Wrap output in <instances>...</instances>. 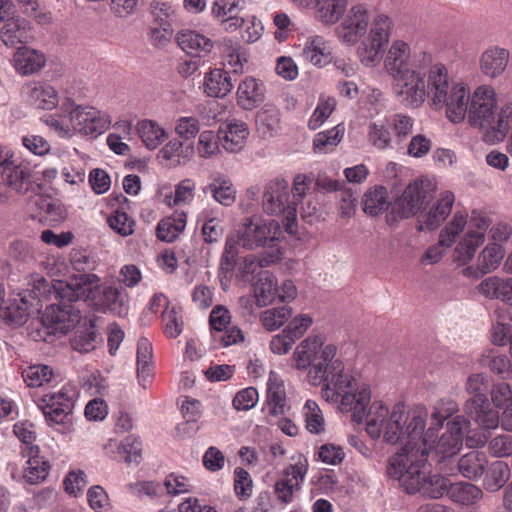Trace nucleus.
<instances>
[{
    "instance_id": "f257e3e1",
    "label": "nucleus",
    "mask_w": 512,
    "mask_h": 512,
    "mask_svg": "<svg viewBox=\"0 0 512 512\" xmlns=\"http://www.w3.org/2000/svg\"><path fill=\"white\" fill-rule=\"evenodd\" d=\"M100 278L95 274H80L68 280H54L52 292L57 303L46 307L43 322L55 332L66 334L81 320L74 303L95 299L100 294Z\"/></svg>"
},
{
    "instance_id": "f03ea898",
    "label": "nucleus",
    "mask_w": 512,
    "mask_h": 512,
    "mask_svg": "<svg viewBox=\"0 0 512 512\" xmlns=\"http://www.w3.org/2000/svg\"><path fill=\"white\" fill-rule=\"evenodd\" d=\"M425 451H414L412 454L392 455L389 458L387 472L390 477L399 481L408 494L421 493L425 497L437 499L448 490L449 480L440 475H428Z\"/></svg>"
},
{
    "instance_id": "7ed1b4c3",
    "label": "nucleus",
    "mask_w": 512,
    "mask_h": 512,
    "mask_svg": "<svg viewBox=\"0 0 512 512\" xmlns=\"http://www.w3.org/2000/svg\"><path fill=\"white\" fill-rule=\"evenodd\" d=\"M336 352L334 345H324L320 336L310 335L298 344L292 358L297 370L307 371L309 384L319 386L329 382L330 376L343 372L344 364L335 358Z\"/></svg>"
},
{
    "instance_id": "20e7f679",
    "label": "nucleus",
    "mask_w": 512,
    "mask_h": 512,
    "mask_svg": "<svg viewBox=\"0 0 512 512\" xmlns=\"http://www.w3.org/2000/svg\"><path fill=\"white\" fill-rule=\"evenodd\" d=\"M322 396L328 402H339V409L351 413L354 422L364 421L367 408L371 403L370 386L344 371L330 376L329 382L323 385Z\"/></svg>"
},
{
    "instance_id": "39448f33",
    "label": "nucleus",
    "mask_w": 512,
    "mask_h": 512,
    "mask_svg": "<svg viewBox=\"0 0 512 512\" xmlns=\"http://www.w3.org/2000/svg\"><path fill=\"white\" fill-rule=\"evenodd\" d=\"M366 431L373 438L383 435L388 443H397L403 434V423L407 417L404 406L397 404L389 412L388 407L381 401H374L366 412Z\"/></svg>"
},
{
    "instance_id": "423d86ee",
    "label": "nucleus",
    "mask_w": 512,
    "mask_h": 512,
    "mask_svg": "<svg viewBox=\"0 0 512 512\" xmlns=\"http://www.w3.org/2000/svg\"><path fill=\"white\" fill-rule=\"evenodd\" d=\"M497 106L495 89L488 84L478 86L472 93L468 111V123L472 127L492 130L501 136H505L509 131H501L499 127L503 108L496 118Z\"/></svg>"
},
{
    "instance_id": "0eeeda50",
    "label": "nucleus",
    "mask_w": 512,
    "mask_h": 512,
    "mask_svg": "<svg viewBox=\"0 0 512 512\" xmlns=\"http://www.w3.org/2000/svg\"><path fill=\"white\" fill-rule=\"evenodd\" d=\"M62 113L68 117L75 133L83 136H98L111 126L110 116L92 106L77 105L72 98H66L61 104Z\"/></svg>"
},
{
    "instance_id": "6e6552de",
    "label": "nucleus",
    "mask_w": 512,
    "mask_h": 512,
    "mask_svg": "<svg viewBox=\"0 0 512 512\" xmlns=\"http://www.w3.org/2000/svg\"><path fill=\"white\" fill-rule=\"evenodd\" d=\"M262 207L269 215L282 216L289 234L296 233L298 208L291 203L289 184L286 180L275 178L265 184Z\"/></svg>"
},
{
    "instance_id": "1a4fd4ad",
    "label": "nucleus",
    "mask_w": 512,
    "mask_h": 512,
    "mask_svg": "<svg viewBox=\"0 0 512 512\" xmlns=\"http://www.w3.org/2000/svg\"><path fill=\"white\" fill-rule=\"evenodd\" d=\"M466 391L472 397L465 403V412L483 429H495L500 423L499 415L490 408L487 391V376L472 374L466 382Z\"/></svg>"
},
{
    "instance_id": "9d476101",
    "label": "nucleus",
    "mask_w": 512,
    "mask_h": 512,
    "mask_svg": "<svg viewBox=\"0 0 512 512\" xmlns=\"http://www.w3.org/2000/svg\"><path fill=\"white\" fill-rule=\"evenodd\" d=\"M435 189V184L429 179L411 182L392 204L387 215L388 222H396L416 215L431 201Z\"/></svg>"
},
{
    "instance_id": "9b49d317",
    "label": "nucleus",
    "mask_w": 512,
    "mask_h": 512,
    "mask_svg": "<svg viewBox=\"0 0 512 512\" xmlns=\"http://www.w3.org/2000/svg\"><path fill=\"white\" fill-rule=\"evenodd\" d=\"M370 30L360 42L357 48V55L360 62L373 67L380 61V53L389 42L393 20L384 13H379L371 19Z\"/></svg>"
},
{
    "instance_id": "f8f14e48",
    "label": "nucleus",
    "mask_w": 512,
    "mask_h": 512,
    "mask_svg": "<svg viewBox=\"0 0 512 512\" xmlns=\"http://www.w3.org/2000/svg\"><path fill=\"white\" fill-rule=\"evenodd\" d=\"M281 235V228L275 220H264L259 216L243 219L239 230L238 240L243 248L253 250L259 247H269L271 250L279 249L277 243Z\"/></svg>"
},
{
    "instance_id": "ddd939ff",
    "label": "nucleus",
    "mask_w": 512,
    "mask_h": 512,
    "mask_svg": "<svg viewBox=\"0 0 512 512\" xmlns=\"http://www.w3.org/2000/svg\"><path fill=\"white\" fill-rule=\"evenodd\" d=\"M490 226V219L480 211H472L467 218V229L456 243L453 261L458 265H466L475 256L478 248L485 241V234Z\"/></svg>"
},
{
    "instance_id": "4468645a",
    "label": "nucleus",
    "mask_w": 512,
    "mask_h": 512,
    "mask_svg": "<svg viewBox=\"0 0 512 512\" xmlns=\"http://www.w3.org/2000/svg\"><path fill=\"white\" fill-rule=\"evenodd\" d=\"M426 68H413L392 76V90L397 100L407 108H418L426 100Z\"/></svg>"
},
{
    "instance_id": "2eb2a0df",
    "label": "nucleus",
    "mask_w": 512,
    "mask_h": 512,
    "mask_svg": "<svg viewBox=\"0 0 512 512\" xmlns=\"http://www.w3.org/2000/svg\"><path fill=\"white\" fill-rule=\"evenodd\" d=\"M76 396V388L65 384L58 391L40 397L37 406L50 426L64 424L72 414Z\"/></svg>"
},
{
    "instance_id": "dca6fc26",
    "label": "nucleus",
    "mask_w": 512,
    "mask_h": 512,
    "mask_svg": "<svg viewBox=\"0 0 512 512\" xmlns=\"http://www.w3.org/2000/svg\"><path fill=\"white\" fill-rule=\"evenodd\" d=\"M432 63V55L425 51L412 52L410 45L403 40H395L384 58V68L390 77L413 68H427Z\"/></svg>"
},
{
    "instance_id": "f3484780",
    "label": "nucleus",
    "mask_w": 512,
    "mask_h": 512,
    "mask_svg": "<svg viewBox=\"0 0 512 512\" xmlns=\"http://www.w3.org/2000/svg\"><path fill=\"white\" fill-rule=\"evenodd\" d=\"M427 410L425 407H416L410 415V419L406 420L404 424L406 425L405 432L403 431V434L401 436V439L406 436L407 441L405 442L404 446L400 449L399 452H397L395 455H402L407 454L410 455L414 451L418 452L421 450V452L425 451V457L428 456L429 450L432 448V444L435 443V435L437 431L430 432L428 434V431L424 434V427L427 420ZM408 418V416L406 415Z\"/></svg>"
},
{
    "instance_id": "a211bd4d",
    "label": "nucleus",
    "mask_w": 512,
    "mask_h": 512,
    "mask_svg": "<svg viewBox=\"0 0 512 512\" xmlns=\"http://www.w3.org/2000/svg\"><path fill=\"white\" fill-rule=\"evenodd\" d=\"M292 463L287 465L282 476L274 484V493L277 500L289 504L294 494L299 492L308 473L309 463L302 453H295L290 457Z\"/></svg>"
},
{
    "instance_id": "6ab92c4d",
    "label": "nucleus",
    "mask_w": 512,
    "mask_h": 512,
    "mask_svg": "<svg viewBox=\"0 0 512 512\" xmlns=\"http://www.w3.org/2000/svg\"><path fill=\"white\" fill-rule=\"evenodd\" d=\"M371 22L370 12L365 4H354L345 14L337 28L340 41L347 45L356 44L364 38Z\"/></svg>"
},
{
    "instance_id": "aec40b11",
    "label": "nucleus",
    "mask_w": 512,
    "mask_h": 512,
    "mask_svg": "<svg viewBox=\"0 0 512 512\" xmlns=\"http://www.w3.org/2000/svg\"><path fill=\"white\" fill-rule=\"evenodd\" d=\"M470 422L464 416H456L447 423V431L434 446L442 459L455 455L461 448L464 435L468 432Z\"/></svg>"
},
{
    "instance_id": "412c9836",
    "label": "nucleus",
    "mask_w": 512,
    "mask_h": 512,
    "mask_svg": "<svg viewBox=\"0 0 512 512\" xmlns=\"http://www.w3.org/2000/svg\"><path fill=\"white\" fill-rule=\"evenodd\" d=\"M443 106L446 107V117L454 124L464 121L468 111L472 93L468 85L462 82H453L450 92L445 97Z\"/></svg>"
},
{
    "instance_id": "4be33fe9",
    "label": "nucleus",
    "mask_w": 512,
    "mask_h": 512,
    "mask_svg": "<svg viewBox=\"0 0 512 512\" xmlns=\"http://www.w3.org/2000/svg\"><path fill=\"white\" fill-rule=\"evenodd\" d=\"M21 97L30 106L42 110H52L59 103L56 89L41 81H30L24 84Z\"/></svg>"
},
{
    "instance_id": "5701e85b",
    "label": "nucleus",
    "mask_w": 512,
    "mask_h": 512,
    "mask_svg": "<svg viewBox=\"0 0 512 512\" xmlns=\"http://www.w3.org/2000/svg\"><path fill=\"white\" fill-rule=\"evenodd\" d=\"M427 68L426 97H430L434 106H443L452 83L449 81L448 70L442 63L430 64Z\"/></svg>"
},
{
    "instance_id": "b1692460",
    "label": "nucleus",
    "mask_w": 512,
    "mask_h": 512,
    "mask_svg": "<svg viewBox=\"0 0 512 512\" xmlns=\"http://www.w3.org/2000/svg\"><path fill=\"white\" fill-rule=\"evenodd\" d=\"M510 61V51L499 45L488 46L479 57L481 73L491 79L503 75Z\"/></svg>"
},
{
    "instance_id": "393cba45",
    "label": "nucleus",
    "mask_w": 512,
    "mask_h": 512,
    "mask_svg": "<svg viewBox=\"0 0 512 512\" xmlns=\"http://www.w3.org/2000/svg\"><path fill=\"white\" fill-rule=\"evenodd\" d=\"M242 4L243 0H215L211 6V15L226 32H234L244 23V19L239 16Z\"/></svg>"
},
{
    "instance_id": "a878e982",
    "label": "nucleus",
    "mask_w": 512,
    "mask_h": 512,
    "mask_svg": "<svg viewBox=\"0 0 512 512\" xmlns=\"http://www.w3.org/2000/svg\"><path fill=\"white\" fill-rule=\"evenodd\" d=\"M454 201L455 197L452 192H442L428 212L419 216V229L429 231L437 229L450 215Z\"/></svg>"
},
{
    "instance_id": "bb28decb",
    "label": "nucleus",
    "mask_w": 512,
    "mask_h": 512,
    "mask_svg": "<svg viewBox=\"0 0 512 512\" xmlns=\"http://www.w3.org/2000/svg\"><path fill=\"white\" fill-rule=\"evenodd\" d=\"M33 39L30 23L20 16H14L0 27V40L9 47L26 45Z\"/></svg>"
},
{
    "instance_id": "cd10ccee",
    "label": "nucleus",
    "mask_w": 512,
    "mask_h": 512,
    "mask_svg": "<svg viewBox=\"0 0 512 512\" xmlns=\"http://www.w3.org/2000/svg\"><path fill=\"white\" fill-rule=\"evenodd\" d=\"M1 177L11 191L23 195L31 188L32 168L28 163L16 157Z\"/></svg>"
},
{
    "instance_id": "c85d7f7f",
    "label": "nucleus",
    "mask_w": 512,
    "mask_h": 512,
    "mask_svg": "<svg viewBox=\"0 0 512 512\" xmlns=\"http://www.w3.org/2000/svg\"><path fill=\"white\" fill-rule=\"evenodd\" d=\"M31 303L26 294H18L0 305V318L8 325H24L30 315Z\"/></svg>"
},
{
    "instance_id": "c756f323",
    "label": "nucleus",
    "mask_w": 512,
    "mask_h": 512,
    "mask_svg": "<svg viewBox=\"0 0 512 512\" xmlns=\"http://www.w3.org/2000/svg\"><path fill=\"white\" fill-rule=\"evenodd\" d=\"M178 46L191 57H206L213 48V42L205 35L190 29H183L176 35Z\"/></svg>"
},
{
    "instance_id": "7c9ffc66",
    "label": "nucleus",
    "mask_w": 512,
    "mask_h": 512,
    "mask_svg": "<svg viewBox=\"0 0 512 512\" xmlns=\"http://www.w3.org/2000/svg\"><path fill=\"white\" fill-rule=\"evenodd\" d=\"M13 67L22 76H30L39 72L46 64L43 52L27 47H19L13 55Z\"/></svg>"
},
{
    "instance_id": "2f4dec72",
    "label": "nucleus",
    "mask_w": 512,
    "mask_h": 512,
    "mask_svg": "<svg viewBox=\"0 0 512 512\" xmlns=\"http://www.w3.org/2000/svg\"><path fill=\"white\" fill-rule=\"evenodd\" d=\"M477 289L483 297L499 300L512 307V277H487L479 283Z\"/></svg>"
},
{
    "instance_id": "473e14b6",
    "label": "nucleus",
    "mask_w": 512,
    "mask_h": 512,
    "mask_svg": "<svg viewBox=\"0 0 512 512\" xmlns=\"http://www.w3.org/2000/svg\"><path fill=\"white\" fill-rule=\"evenodd\" d=\"M221 146L228 152H239L245 146L249 130L244 122L233 121L219 129Z\"/></svg>"
},
{
    "instance_id": "72a5a7b5",
    "label": "nucleus",
    "mask_w": 512,
    "mask_h": 512,
    "mask_svg": "<svg viewBox=\"0 0 512 512\" xmlns=\"http://www.w3.org/2000/svg\"><path fill=\"white\" fill-rule=\"evenodd\" d=\"M237 102L245 110H252L264 100L263 84L253 77H246L237 87Z\"/></svg>"
},
{
    "instance_id": "f704fd0d",
    "label": "nucleus",
    "mask_w": 512,
    "mask_h": 512,
    "mask_svg": "<svg viewBox=\"0 0 512 512\" xmlns=\"http://www.w3.org/2000/svg\"><path fill=\"white\" fill-rule=\"evenodd\" d=\"M153 349L147 338H140L137 343V378L139 384L145 389L153 379Z\"/></svg>"
},
{
    "instance_id": "c9c22d12",
    "label": "nucleus",
    "mask_w": 512,
    "mask_h": 512,
    "mask_svg": "<svg viewBox=\"0 0 512 512\" xmlns=\"http://www.w3.org/2000/svg\"><path fill=\"white\" fill-rule=\"evenodd\" d=\"M28 457L24 471V478L30 484H38L46 479L50 464L44 457L39 456L38 446H29L28 452L23 454Z\"/></svg>"
},
{
    "instance_id": "e433bc0d",
    "label": "nucleus",
    "mask_w": 512,
    "mask_h": 512,
    "mask_svg": "<svg viewBox=\"0 0 512 512\" xmlns=\"http://www.w3.org/2000/svg\"><path fill=\"white\" fill-rule=\"evenodd\" d=\"M203 88L207 96L222 98L231 92L233 84L227 71L215 68L204 76Z\"/></svg>"
},
{
    "instance_id": "4c0bfd02",
    "label": "nucleus",
    "mask_w": 512,
    "mask_h": 512,
    "mask_svg": "<svg viewBox=\"0 0 512 512\" xmlns=\"http://www.w3.org/2000/svg\"><path fill=\"white\" fill-rule=\"evenodd\" d=\"M204 193H210L213 199L223 206H231L236 200V189L231 180L224 175L215 176L203 187Z\"/></svg>"
},
{
    "instance_id": "58836bf2",
    "label": "nucleus",
    "mask_w": 512,
    "mask_h": 512,
    "mask_svg": "<svg viewBox=\"0 0 512 512\" xmlns=\"http://www.w3.org/2000/svg\"><path fill=\"white\" fill-rule=\"evenodd\" d=\"M487 464V455L484 452L473 450L460 457L458 470L465 478L478 479L484 474Z\"/></svg>"
},
{
    "instance_id": "ea45409f",
    "label": "nucleus",
    "mask_w": 512,
    "mask_h": 512,
    "mask_svg": "<svg viewBox=\"0 0 512 512\" xmlns=\"http://www.w3.org/2000/svg\"><path fill=\"white\" fill-rule=\"evenodd\" d=\"M367 140L371 146L380 151L396 149L395 139L390 131L389 123L382 120L369 123Z\"/></svg>"
},
{
    "instance_id": "a19ab883",
    "label": "nucleus",
    "mask_w": 512,
    "mask_h": 512,
    "mask_svg": "<svg viewBox=\"0 0 512 512\" xmlns=\"http://www.w3.org/2000/svg\"><path fill=\"white\" fill-rule=\"evenodd\" d=\"M256 127L264 138L278 135L282 130L280 111L273 106H265L257 113Z\"/></svg>"
},
{
    "instance_id": "79ce46f5",
    "label": "nucleus",
    "mask_w": 512,
    "mask_h": 512,
    "mask_svg": "<svg viewBox=\"0 0 512 512\" xmlns=\"http://www.w3.org/2000/svg\"><path fill=\"white\" fill-rule=\"evenodd\" d=\"M302 57L318 67H323L331 61L327 43L321 36H313L307 39L302 50Z\"/></svg>"
},
{
    "instance_id": "37998d69",
    "label": "nucleus",
    "mask_w": 512,
    "mask_h": 512,
    "mask_svg": "<svg viewBox=\"0 0 512 512\" xmlns=\"http://www.w3.org/2000/svg\"><path fill=\"white\" fill-rule=\"evenodd\" d=\"M348 0H314L307 8H315L317 17L325 24H335L344 15Z\"/></svg>"
},
{
    "instance_id": "c03bdc74",
    "label": "nucleus",
    "mask_w": 512,
    "mask_h": 512,
    "mask_svg": "<svg viewBox=\"0 0 512 512\" xmlns=\"http://www.w3.org/2000/svg\"><path fill=\"white\" fill-rule=\"evenodd\" d=\"M267 404L270 414L282 415L288 409L284 384L273 372L269 375L267 383Z\"/></svg>"
},
{
    "instance_id": "a18cd8bd",
    "label": "nucleus",
    "mask_w": 512,
    "mask_h": 512,
    "mask_svg": "<svg viewBox=\"0 0 512 512\" xmlns=\"http://www.w3.org/2000/svg\"><path fill=\"white\" fill-rule=\"evenodd\" d=\"M186 227V214L183 211H175L171 216L162 219L156 229L159 240L173 242Z\"/></svg>"
},
{
    "instance_id": "49530a36",
    "label": "nucleus",
    "mask_w": 512,
    "mask_h": 512,
    "mask_svg": "<svg viewBox=\"0 0 512 512\" xmlns=\"http://www.w3.org/2000/svg\"><path fill=\"white\" fill-rule=\"evenodd\" d=\"M254 294L260 307L273 302L278 294V284L272 273L263 271L258 274V279L254 284Z\"/></svg>"
},
{
    "instance_id": "de8ad7c7",
    "label": "nucleus",
    "mask_w": 512,
    "mask_h": 512,
    "mask_svg": "<svg viewBox=\"0 0 512 512\" xmlns=\"http://www.w3.org/2000/svg\"><path fill=\"white\" fill-rule=\"evenodd\" d=\"M388 190L381 185L367 190L362 198L363 211L369 216H378L388 208Z\"/></svg>"
},
{
    "instance_id": "09e8293b",
    "label": "nucleus",
    "mask_w": 512,
    "mask_h": 512,
    "mask_svg": "<svg viewBox=\"0 0 512 512\" xmlns=\"http://www.w3.org/2000/svg\"><path fill=\"white\" fill-rule=\"evenodd\" d=\"M283 253L281 249H273L271 252L260 259L253 255L245 256L239 259L237 270L243 279L249 275L256 273L260 267L268 266L279 262L282 259Z\"/></svg>"
},
{
    "instance_id": "8fccbe9b",
    "label": "nucleus",
    "mask_w": 512,
    "mask_h": 512,
    "mask_svg": "<svg viewBox=\"0 0 512 512\" xmlns=\"http://www.w3.org/2000/svg\"><path fill=\"white\" fill-rule=\"evenodd\" d=\"M137 132L149 150L156 149L166 138L167 133L156 121L144 119L138 122Z\"/></svg>"
},
{
    "instance_id": "3c124183",
    "label": "nucleus",
    "mask_w": 512,
    "mask_h": 512,
    "mask_svg": "<svg viewBox=\"0 0 512 512\" xmlns=\"http://www.w3.org/2000/svg\"><path fill=\"white\" fill-rule=\"evenodd\" d=\"M238 240L234 236H228L225 241L224 251L221 255L218 276L221 279L230 280L233 271L238 267Z\"/></svg>"
},
{
    "instance_id": "603ef678",
    "label": "nucleus",
    "mask_w": 512,
    "mask_h": 512,
    "mask_svg": "<svg viewBox=\"0 0 512 512\" xmlns=\"http://www.w3.org/2000/svg\"><path fill=\"white\" fill-rule=\"evenodd\" d=\"M505 256V249L498 243H489L480 252L477 258L480 275L495 271Z\"/></svg>"
},
{
    "instance_id": "864d4df0",
    "label": "nucleus",
    "mask_w": 512,
    "mask_h": 512,
    "mask_svg": "<svg viewBox=\"0 0 512 512\" xmlns=\"http://www.w3.org/2000/svg\"><path fill=\"white\" fill-rule=\"evenodd\" d=\"M449 498L461 505H472L483 496L482 490L474 484L458 482L450 485L448 490Z\"/></svg>"
},
{
    "instance_id": "5fc2aeb1",
    "label": "nucleus",
    "mask_w": 512,
    "mask_h": 512,
    "mask_svg": "<svg viewBox=\"0 0 512 512\" xmlns=\"http://www.w3.org/2000/svg\"><path fill=\"white\" fill-rule=\"evenodd\" d=\"M344 134V128L337 125L330 130L319 132L313 140V149L315 153L326 154L335 149L340 143Z\"/></svg>"
},
{
    "instance_id": "6e6d98bb",
    "label": "nucleus",
    "mask_w": 512,
    "mask_h": 512,
    "mask_svg": "<svg viewBox=\"0 0 512 512\" xmlns=\"http://www.w3.org/2000/svg\"><path fill=\"white\" fill-rule=\"evenodd\" d=\"M388 123L393 131L396 149L402 148V144L413 133L414 119L409 115L397 113L388 120Z\"/></svg>"
},
{
    "instance_id": "4d7b16f0",
    "label": "nucleus",
    "mask_w": 512,
    "mask_h": 512,
    "mask_svg": "<svg viewBox=\"0 0 512 512\" xmlns=\"http://www.w3.org/2000/svg\"><path fill=\"white\" fill-rule=\"evenodd\" d=\"M510 478V468L503 461H495L491 464L484 478L485 489L495 492L501 489Z\"/></svg>"
},
{
    "instance_id": "13d9d810",
    "label": "nucleus",
    "mask_w": 512,
    "mask_h": 512,
    "mask_svg": "<svg viewBox=\"0 0 512 512\" xmlns=\"http://www.w3.org/2000/svg\"><path fill=\"white\" fill-rule=\"evenodd\" d=\"M458 411L457 403L451 398H443L436 402L431 414V423L428 428V434L442 428L446 419Z\"/></svg>"
},
{
    "instance_id": "bf43d9fd",
    "label": "nucleus",
    "mask_w": 512,
    "mask_h": 512,
    "mask_svg": "<svg viewBox=\"0 0 512 512\" xmlns=\"http://www.w3.org/2000/svg\"><path fill=\"white\" fill-rule=\"evenodd\" d=\"M22 377L27 386L38 388L50 383L54 377V372L48 365L34 364L23 370Z\"/></svg>"
},
{
    "instance_id": "052dcab7",
    "label": "nucleus",
    "mask_w": 512,
    "mask_h": 512,
    "mask_svg": "<svg viewBox=\"0 0 512 512\" xmlns=\"http://www.w3.org/2000/svg\"><path fill=\"white\" fill-rule=\"evenodd\" d=\"M467 227V215L461 212H456L452 219L446 223L444 228L440 231L439 239L441 244L446 247H451L456 239L464 232Z\"/></svg>"
},
{
    "instance_id": "680f3d73",
    "label": "nucleus",
    "mask_w": 512,
    "mask_h": 512,
    "mask_svg": "<svg viewBox=\"0 0 512 512\" xmlns=\"http://www.w3.org/2000/svg\"><path fill=\"white\" fill-rule=\"evenodd\" d=\"M306 428L310 433L319 434L324 430V418L319 405L308 399L303 406Z\"/></svg>"
},
{
    "instance_id": "e2e57ef3",
    "label": "nucleus",
    "mask_w": 512,
    "mask_h": 512,
    "mask_svg": "<svg viewBox=\"0 0 512 512\" xmlns=\"http://www.w3.org/2000/svg\"><path fill=\"white\" fill-rule=\"evenodd\" d=\"M336 107V100L333 97H320L318 104L308 121L311 130H317L329 118Z\"/></svg>"
},
{
    "instance_id": "0e129e2a",
    "label": "nucleus",
    "mask_w": 512,
    "mask_h": 512,
    "mask_svg": "<svg viewBox=\"0 0 512 512\" xmlns=\"http://www.w3.org/2000/svg\"><path fill=\"white\" fill-rule=\"evenodd\" d=\"M222 53L225 64L230 66L234 72L242 69L243 61H246L241 52V45L238 41L232 39H224L222 41Z\"/></svg>"
},
{
    "instance_id": "69168bd1",
    "label": "nucleus",
    "mask_w": 512,
    "mask_h": 512,
    "mask_svg": "<svg viewBox=\"0 0 512 512\" xmlns=\"http://www.w3.org/2000/svg\"><path fill=\"white\" fill-rule=\"evenodd\" d=\"M291 315L292 310L288 306L271 308L262 313L261 322L267 330L274 331L280 328L291 317Z\"/></svg>"
},
{
    "instance_id": "338daca9",
    "label": "nucleus",
    "mask_w": 512,
    "mask_h": 512,
    "mask_svg": "<svg viewBox=\"0 0 512 512\" xmlns=\"http://www.w3.org/2000/svg\"><path fill=\"white\" fill-rule=\"evenodd\" d=\"M220 137L211 130H204L199 134L196 152L201 158H210L219 151Z\"/></svg>"
},
{
    "instance_id": "774afa93",
    "label": "nucleus",
    "mask_w": 512,
    "mask_h": 512,
    "mask_svg": "<svg viewBox=\"0 0 512 512\" xmlns=\"http://www.w3.org/2000/svg\"><path fill=\"white\" fill-rule=\"evenodd\" d=\"M164 334L169 338H177L183 331V320L180 309L171 307L162 312Z\"/></svg>"
}]
</instances>
